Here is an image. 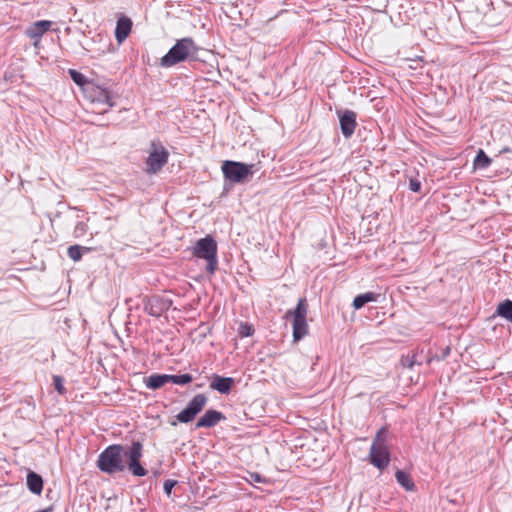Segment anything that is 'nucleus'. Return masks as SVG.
Returning a JSON list of instances; mask_svg holds the SVG:
<instances>
[{"instance_id": "f257e3e1", "label": "nucleus", "mask_w": 512, "mask_h": 512, "mask_svg": "<svg viewBox=\"0 0 512 512\" xmlns=\"http://www.w3.org/2000/svg\"><path fill=\"white\" fill-rule=\"evenodd\" d=\"M143 446L135 441L125 449L121 445H110L100 453L97 467L107 474L123 472L126 468L137 477H143L147 470L140 464Z\"/></svg>"}, {"instance_id": "f03ea898", "label": "nucleus", "mask_w": 512, "mask_h": 512, "mask_svg": "<svg viewBox=\"0 0 512 512\" xmlns=\"http://www.w3.org/2000/svg\"><path fill=\"white\" fill-rule=\"evenodd\" d=\"M198 48L190 37L177 40L175 45L161 58L163 67H171L187 59H195Z\"/></svg>"}, {"instance_id": "7ed1b4c3", "label": "nucleus", "mask_w": 512, "mask_h": 512, "mask_svg": "<svg viewBox=\"0 0 512 512\" xmlns=\"http://www.w3.org/2000/svg\"><path fill=\"white\" fill-rule=\"evenodd\" d=\"M193 255L206 260L207 272L210 274L215 272L217 267V243L212 237L207 236L198 240L193 247Z\"/></svg>"}, {"instance_id": "20e7f679", "label": "nucleus", "mask_w": 512, "mask_h": 512, "mask_svg": "<svg viewBox=\"0 0 512 512\" xmlns=\"http://www.w3.org/2000/svg\"><path fill=\"white\" fill-rule=\"evenodd\" d=\"M308 306L305 298L299 299L297 306L294 310H288L285 317L288 319L293 318V338L294 341H299L308 333V324L306 316Z\"/></svg>"}, {"instance_id": "39448f33", "label": "nucleus", "mask_w": 512, "mask_h": 512, "mask_svg": "<svg viewBox=\"0 0 512 512\" xmlns=\"http://www.w3.org/2000/svg\"><path fill=\"white\" fill-rule=\"evenodd\" d=\"M169 153L167 149L158 140L150 142L148 157L146 159V172L155 174L168 162Z\"/></svg>"}, {"instance_id": "423d86ee", "label": "nucleus", "mask_w": 512, "mask_h": 512, "mask_svg": "<svg viewBox=\"0 0 512 512\" xmlns=\"http://www.w3.org/2000/svg\"><path fill=\"white\" fill-rule=\"evenodd\" d=\"M254 164H245L236 161H224L222 172L224 177L232 183H243L253 175Z\"/></svg>"}, {"instance_id": "0eeeda50", "label": "nucleus", "mask_w": 512, "mask_h": 512, "mask_svg": "<svg viewBox=\"0 0 512 512\" xmlns=\"http://www.w3.org/2000/svg\"><path fill=\"white\" fill-rule=\"evenodd\" d=\"M384 434L385 431L383 429L377 433L370 449L371 463L379 469L388 466L390 461L389 451L384 443Z\"/></svg>"}, {"instance_id": "6e6552de", "label": "nucleus", "mask_w": 512, "mask_h": 512, "mask_svg": "<svg viewBox=\"0 0 512 512\" xmlns=\"http://www.w3.org/2000/svg\"><path fill=\"white\" fill-rule=\"evenodd\" d=\"M207 397L204 394L195 395L188 403L187 407L176 415V419L181 423L191 422L199 414L207 403Z\"/></svg>"}, {"instance_id": "1a4fd4ad", "label": "nucleus", "mask_w": 512, "mask_h": 512, "mask_svg": "<svg viewBox=\"0 0 512 512\" xmlns=\"http://www.w3.org/2000/svg\"><path fill=\"white\" fill-rule=\"evenodd\" d=\"M170 306V303L159 296L144 299V310L149 315L160 317Z\"/></svg>"}, {"instance_id": "9d476101", "label": "nucleus", "mask_w": 512, "mask_h": 512, "mask_svg": "<svg viewBox=\"0 0 512 512\" xmlns=\"http://www.w3.org/2000/svg\"><path fill=\"white\" fill-rule=\"evenodd\" d=\"M52 22L49 20H40L32 23L27 27L25 34L35 40L34 45L37 46L41 37L51 28Z\"/></svg>"}, {"instance_id": "9b49d317", "label": "nucleus", "mask_w": 512, "mask_h": 512, "mask_svg": "<svg viewBox=\"0 0 512 512\" xmlns=\"http://www.w3.org/2000/svg\"><path fill=\"white\" fill-rule=\"evenodd\" d=\"M225 416L217 410H207L203 416L199 418L196 423V428H210L215 426L221 420H224Z\"/></svg>"}, {"instance_id": "f8f14e48", "label": "nucleus", "mask_w": 512, "mask_h": 512, "mask_svg": "<svg viewBox=\"0 0 512 512\" xmlns=\"http://www.w3.org/2000/svg\"><path fill=\"white\" fill-rule=\"evenodd\" d=\"M340 127L345 137H350L356 127V114L353 111L346 110L340 115Z\"/></svg>"}, {"instance_id": "ddd939ff", "label": "nucleus", "mask_w": 512, "mask_h": 512, "mask_svg": "<svg viewBox=\"0 0 512 512\" xmlns=\"http://www.w3.org/2000/svg\"><path fill=\"white\" fill-rule=\"evenodd\" d=\"M132 29V21L122 16L118 19L115 29V38L119 44L126 40Z\"/></svg>"}, {"instance_id": "4468645a", "label": "nucleus", "mask_w": 512, "mask_h": 512, "mask_svg": "<svg viewBox=\"0 0 512 512\" xmlns=\"http://www.w3.org/2000/svg\"><path fill=\"white\" fill-rule=\"evenodd\" d=\"M234 383L233 378L215 375L210 383V388L222 394H228Z\"/></svg>"}, {"instance_id": "2eb2a0df", "label": "nucleus", "mask_w": 512, "mask_h": 512, "mask_svg": "<svg viewBox=\"0 0 512 512\" xmlns=\"http://www.w3.org/2000/svg\"><path fill=\"white\" fill-rule=\"evenodd\" d=\"M27 487L32 493L40 495L43 490L42 477L33 471H29L27 474Z\"/></svg>"}, {"instance_id": "dca6fc26", "label": "nucleus", "mask_w": 512, "mask_h": 512, "mask_svg": "<svg viewBox=\"0 0 512 512\" xmlns=\"http://www.w3.org/2000/svg\"><path fill=\"white\" fill-rule=\"evenodd\" d=\"M168 374H152L145 379V384L149 389H159L166 383H169Z\"/></svg>"}, {"instance_id": "f3484780", "label": "nucleus", "mask_w": 512, "mask_h": 512, "mask_svg": "<svg viewBox=\"0 0 512 512\" xmlns=\"http://www.w3.org/2000/svg\"><path fill=\"white\" fill-rule=\"evenodd\" d=\"M397 482L404 487L407 491H413L415 488L414 482L410 475L403 470H397L395 474Z\"/></svg>"}, {"instance_id": "a211bd4d", "label": "nucleus", "mask_w": 512, "mask_h": 512, "mask_svg": "<svg viewBox=\"0 0 512 512\" xmlns=\"http://www.w3.org/2000/svg\"><path fill=\"white\" fill-rule=\"evenodd\" d=\"M495 315L512 322V301L505 300L501 302L496 309Z\"/></svg>"}, {"instance_id": "6ab92c4d", "label": "nucleus", "mask_w": 512, "mask_h": 512, "mask_svg": "<svg viewBox=\"0 0 512 512\" xmlns=\"http://www.w3.org/2000/svg\"><path fill=\"white\" fill-rule=\"evenodd\" d=\"M377 295L373 292H367L356 296L353 300V307L355 309L362 308L366 303L376 301Z\"/></svg>"}, {"instance_id": "aec40b11", "label": "nucleus", "mask_w": 512, "mask_h": 512, "mask_svg": "<svg viewBox=\"0 0 512 512\" xmlns=\"http://www.w3.org/2000/svg\"><path fill=\"white\" fill-rule=\"evenodd\" d=\"M95 94V100L99 103L107 104L109 107H112L114 105V102L112 101V96L108 90L97 88Z\"/></svg>"}, {"instance_id": "412c9836", "label": "nucleus", "mask_w": 512, "mask_h": 512, "mask_svg": "<svg viewBox=\"0 0 512 512\" xmlns=\"http://www.w3.org/2000/svg\"><path fill=\"white\" fill-rule=\"evenodd\" d=\"M491 163V159L485 154L483 150H479L475 159H474V167L475 168H487Z\"/></svg>"}, {"instance_id": "4be33fe9", "label": "nucleus", "mask_w": 512, "mask_h": 512, "mask_svg": "<svg viewBox=\"0 0 512 512\" xmlns=\"http://www.w3.org/2000/svg\"><path fill=\"white\" fill-rule=\"evenodd\" d=\"M82 251H89V248H86V247H81L79 245H72L68 248V256L73 260V261H79L82 257Z\"/></svg>"}, {"instance_id": "5701e85b", "label": "nucleus", "mask_w": 512, "mask_h": 512, "mask_svg": "<svg viewBox=\"0 0 512 512\" xmlns=\"http://www.w3.org/2000/svg\"><path fill=\"white\" fill-rule=\"evenodd\" d=\"M169 382L177 385H185L190 383L193 378L190 374H182V375H169Z\"/></svg>"}, {"instance_id": "b1692460", "label": "nucleus", "mask_w": 512, "mask_h": 512, "mask_svg": "<svg viewBox=\"0 0 512 512\" xmlns=\"http://www.w3.org/2000/svg\"><path fill=\"white\" fill-rule=\"evenodd\" d=\"M69 74H70V76H71L72 80H73L77 85L83 86V85L87 82L86 77H85L82 73H80V72H78V71H76V70H72V69H71V70L69 71Z\"/></svg>"}, {"instance_id": "393cba45", "label": "nucleus", "mask_w": 512, "mask_h": 512, "mask_svg": "<svg viewBox=\"0 0 512 512\" xmlns=\"http://www.w3.org/2000/svg\"><path fill=\"white\" fill-rule=\"evenodd\" d=\"M53 381H54V387L57 390V392L59 394H64L66 390L63 385V378L61 376L55 375L53 377Z\"/></svg>"}, {"instance_id": "a878e982", "label": "nucleus", "mask_w": 512, "mask_h": 512, "mask_svg": "<svg viewBox=\"0 0 512 512\" xmlns=\"http://www.w3.org/2000/svg\"><path fill=\"white\" fill-rule=\"evenodd\" d=\"M87 232V225L84 222H78L74 229L75 237H82Z\"/></svg>"}, {"instance_id": "bb28decb", "label": "nucleus", "mask_w": 512, "mask_h": 512, "mask_svg": "<svg viewBox=\"0 0 512 512\" xmlns=\"http://www.w3.org/2000/svg\"><path fill=\"white\" fill-rule=\"evenodd\" d=\"M247 481L251 484L266 482V480L258 473H249V477L247 478Z\"/></svg>"}, {"instance_id": "cd10ccee", "label": "nucleus", "mask_w": 512, "mask_h": 512, "mask_svg": "<svg viewBox=\"0 0 512 512\" xmlns=\"http://www.w3.org/2000/svg\"><path fill=\"white\" fill-rule=\"evenodd\" d=\"M239 333L241 334V336L243 337H248L250 335H252L253 333V329L250 325L248 324H241L240 325V329H239Z\"/></svg>"}, {"instance_id": "c85d7f7f", "label": "nucleus", "mask_w": 512, "mask_h": 512, "mask_svg": "<svg viewBox=\"0 0 512 512\" xmlns=\"http://www.w3.org/2000/svg\"><path fill=\"white\" fill-rule=\"evenodd\" d=\"M177 484L175 480H166L164 482V491L167 496H170L173 487Z\"/></svg>"}, {"instance_id": "c756f323", "label": "nucleus", "mask_w": 512, "mask_h": 512, "mask_svg": "<svg viewBox=\"0 0 512 512\" xmlns=\"http://www.w3.org/2000/svg\"><path fill=\"white\" fill-rule=\"evenodd\" d=\"M421 188V184L420 182L416 181V180H411L410 181V189L414 192H418Z\"/></svg>"}, {"instance_id": "7c9ffc66", "label": "nucleus", "mask_w": 512, "mask_h": 512, "mask_svg": "<svg viewBox=\"0 0 512 512\" xmlns=\"http://www.w3.org/2000/svg\"><path fill=\"white\" fill-rule=\"evenodd\" d=\"M402 363H403L404 366H407L409 368H411L413 366V364H414V362L412 360H410L408 357L403 359Z\"/></svg>"}]
</instances>
